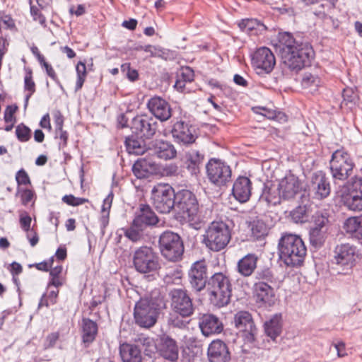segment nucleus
<instances>
[{
  "label": "nucleus",
  "mask_w": 362,
  "mask_h": 362,
  "mask_svg": "<svg viewBox=\"0 0 362 362\" xmlns=\"http://www.w3.org/2000/svg\"><path fill=\"white\" fill-rule=\"evenodd\" d=\"M163 306V298L158 292H153L150 296L141 298L136 302L134 309L136 323L144 328L153 327L157 321L159 310Z\"/></svg>",
  "instance_id": "f257e3e1"
},
{
  "label": "nucleus",
  "mask_w": 362,
  "mask_h": 362,
  "mask_svg": "<svg viewBox=\"0 0 362 362\" xmlns=\"http://www.w3.org/2000/svg\"><path fill=\"white\" fill-rule=\"evenodd\" d=\"M307 249L301 238L297 235H284L279 242L281 260L288 267L301 265L306 255Z\"/></svg>",
  "instance_id": "f03ea898"
},
{
  "label": "nucleus",
  "mask_w": 362,
  "mask_h": 362,
  "mask_svg": "<svg viewBox=\"0 0 362 362\" xmlns=\"http://www.w3.org/2000/svg\"><path fill=\"white\" fill-rule=\"evenodd\" d=\"M303 189L301 180L295 175L288 173L280 179L277 187L267 189L264 194L268 203L276 205L281 200H292Z\"/></svg>",
  "instance_id": "7ed1b4c3"
},
{
  "label": "nucleus",
  "mask_w": 362,
  "mask_h": 362,
  "mask_svg": "<svg viewBox=\"0 0 362 362\" xmlns=\"http://www.w3.org/2000/svg\"><path fill=\"white\" fill-rule=\"evenodd\" d=\"M231 233L228 225L223 221H213L202 235V243L211 251L219 252L229 243Z\"/></svg>",
  "instance_id": "20e7f679"
},
{
  "label": "nucleus",
  "mask_w": 362,
  "mask_h": 362,
  "mask_svg": "<svg viewBox=\"0 0 362 362\" xmlns=\"http://www.w3.org/2000/svg\"><path fill=\"white\" fill-rule=\"evenodd\" d=\"M176 206L182 217L195 229L201 227L198 215L199 206L195 195L189 190L182 189L176 194Z\"/></svg>",
  "instance_id": "39448f33"
},
{
  "label": "nucleus",
  "mask_w": 362,
  "mask_h": 362,
  "mask_svg": "<svg viewBox=\"0 0 362 362\" xmlns=\"http://www.w3.org/2000/svg\"><path fill=\"white\" fill-rule=\"evenodd\" d=\"M209 288L211 301L218 307L227 305L231 296V284L228 276L223 272L215 273L209 279Z\"/></svg>",
  "instance_id": "423d86ee"
},
{
  "label": "nucleus",
  "mask_w": 362,
  "mask_h": 362,
  "mask_svg": "<svg viewBox=\"0 0 362 362\" xmlns=\"http://www.w3.org/2000/svg\"><path fill=\"white\" fill-rule=\"evenodd\" d=\"M313 56V50L308 45L299 47L281 55L282 69L284 72L297 73L310 64Z\"/></svg>",
  "instance_id": "0eeeda50"
},
{
  "label": "nucleus",
  "mask_w": 362,
  "mask_h": 362,
  "mask_svg": "<svg viewBox=\"0 0 362 362\" xmlns=\"http://www.w3.org/2000/svg\"><path fill=\"white\" fill-rule=\"evenodd\" d=\"M354 166L353 159L344 149H338L332 153L329 168L334 180H346L352 174Z\"/></svg>",
  "instance_id": "6e6552de"
},
{
  "label": "nucleus",
  "mask_w": 362,
  "mask_h": 362,
  "mask_svg": "<svg viewBox=\"0 0 362 362\" xmlns=\"http://www.w3.org/2000/svg\"><path fill=\"white\" fill-rule=\"evenodd\" d=\"M343 204L349 210L362 211V177L354 176L347 182L340 195Z\"/></svg>",
  "instance_id": "1a4fd4ad"
},
{
  "label": "nucleus",
  "mask_w": 362,
  "mask_h": 362,
  "mask_svg": "<svg viewBox=\"0 0 362 362\" xmlns=\"http://www.w3.org/2000/svg\"><path fill=\"white\" fill-rule=\"evenodd\" d=\"M159 247L161 255L169 261L179 260L184 252L180 237L175 233L165 231L159 238Z\"/></svg>",
  "instance_id": "9d476101"
},
{
  "label": "nucleus",
  "mask_w": 362,
  "mask_h": 362,
  "mask_svg": "<svg viewBox=\"0 0 362 362\" xmlns=\"http://www.w3.org/2000/svg\"><path fill=\"white\" fill-rule=\"evenodd\" d=\"M152 199L153 206L158 212L168 214L175 206L176 194L169 185L159 184L152 190Z\"/></svg>",
  "instance_id": "9b49d317"
},
{
  "label": "nucleus",
  "mask_w": 362,
  "mask_h": 362,
  "mask_svg": "<svg viewBox=\"0 0 362 362\" xmlns=\"http://www.w3.org/2000/svg\"><path fill=\"white\" fill-rule=\"evenodd\" d=\"M133 263L136 271L146 274L160 268L159 258L149 247H141L134 254Z\"/></svg>",
  "instance_id": "f8f14e48"
},
{
  "label": "nucleus",
  "mask_w": 362,
  "mask_h": 362,
  "mask_svg": "<svg viewBox=\"0 0 362 362\" xmlns=\"http://www.w3.org/2000/svg\"><path fill=\"white\" fill-rule=\"evenodd\" d=\"M356 247L349 243L337 245L334 251L332 263L343 271L350 270L355 264L357 257Z\"/></svg>",
  "instance_id": "ddd939ff"
},
{
  "label": "nucleus",
  "mask_w": 362,
  "mask_h": 362,
  "mask_svg": "<svg viewBox=\"0 0 362 362\" xmlns=\"http://www.w3.org/2000/svg\"><path fill=\"white\" fill-rule=\"evenodd\" d=\"M251 63L258 75L270 74L276 64L272 52L266 47L258 48L251 56Z\"/></svg>",
  "instance_id": "4468645a"
},
{
  "label": "nucleus",
  "mask_w": 362,
  "mask_h": 362,
  "mask_svg": "<svg viewBox=\"0 0 362 362\" xmlns=\"http://www.w3.org/2000/svg\"><path fill=\"white\" fill-rule=\"evenodd\" d=\"M206 168L207 177L213 184L222 186L230 180V168L221 160L216 158L209 160Z\"/></svg>",
  "instance_id": "2eb2a0df"
},
{
  "label": "nucleus",
  "mask_w": 362,
  "mask_h": 362,
  "mask_svg": "<svg viewBox=\"0 0 362 362\" xmlns=\"http://www.w3.org/2000/svg\"><path fill=\"white\" fill-rule=\"evenodd\" d=\"M172 307L182 317L190 316L194 311L192 302L186 291L181 288L173 289L170 292Z\"/></svg>",
  "instance_id": "dca6fc26"
},
{
  "label": "nucleus",
  "mask_w": 362,
  "mask_h": 362,
  "mask_svg": "<svg viewBox=\"0 0 362 362\" xmlns=\"http://www.w3.org/2000/svg\"><path fill=\"white\" fill-rule=\"evenodd\" d=\"M147 153L161 160H169L175 158L177 152L175 146L170 141L156 140L149 145Z\"/></svg>",
  "instance_id": "f3484780"
},
{
  "label": "nucleus",
  "mask_w": 362,
  "mask_h": 362,
  "mask_svg": "<svg viewBox=\"0 0 362 362\" xmlns=\"http://www.w3.org/2000/svg\"><path fill=\"white\" fill-rule=\"evenodd\" d=\"M148 156L147 154L145 157L138 159L132 166L133 173L139 179L147 178L160 173L159 164Z\"/></svg>",
  "instance_id": "a211bd4d"
},
{
  "label": "nucleus",
  "mask_w": 362,
  "mask_h": 362,
  "mask_svg": "<svg viewBox=\"0 0 362 362\" xmlns=\"http://www.w3.org/2000/svg\"><path fill=\"white\" fill-rule=\"evenodd\" d=\"M157 351L160 356L165 360L175 362L179 356V348L177 344L173 338L163 335L157 344Z\"/></svg>",
  "instance_id": "6ab92c4d"
},
{
  "label": "nucleus",
  "mask_w": 362,
  "mask_h": 362,
  "mask_svg": "<svg viewBox=\"0 0 362 362\" xmlns=\"http://www.w3.org/2000/svg\"><path fill=\"white\" fill-rule=\"evenodd\" d=\"M147 106L151 113L162 122L167 121L172 115L170 104L160 97L151 98L148 100Z\"/></svg>",
  "instance_id": "aec40b11"
},
{
  "label": "nucleus",
  "mask_w": 362,
  "mask_h": 362,
  "mask_svg": "<svg viewBox=\"0 0 362 362\" xmlns=\"http://www.w3.org/2000/svg\"><path fill=\"white\" fill-rule=\"evenodd\" d=\"M132 128L137 134L151 138L157 130V122L148 116H137L133 119Z\"/></svg>",
  "instance_id": "412c9836"
},
{
  "label": "nucleus",
  "mask_w": 362,
  "mask_h": 362,
  "mask_svg": "<svg viewBox=\"0 0 362 362\" xmlns=\"http://www.w3.org/2000/svg\"><path fill=\"white\" fill-rule=\"evenodd\" d=\"M234 324L235 327L241 332L245 333L249 341L254 340L256 327L254 325L251 315L247 311H240L235 315Z\"/></svg>",
  "instance_id": "4be33fe9"
},
{
  "label": "nucleus",
  "mask_w": 362,
  "mask_h": 362,
  "mask_svg": "<svg viewBox=\"0 0 362 362\" xmlns=\"http://www.w3.org/2000/svg\"><path fill=\"white\" fill-rule=\"evenodd\" d=\"M189 277L192 286L197 291H202L206 283V266L204 261L194 263L189 272Z\"/></svg>",
  "instance_id": "5701e85b"
},
{
  "label": "nucleus",
  "mask_w": 362,
  "mask_h": 362,
  "mask_svg": "<svg viewBox=\"0 0 362 362\" xmlns=\"http://www.w3.org/2000/svg\"><path fill=\"white\" fill-rule=\"evenodd\" d=\"M202 333L206 336L219 334L223 330V324L219 319L212 314L203 315L199 321Z\"/></svg>",
  "instance_id": "b1692460"
},
{
  "label": "nucleus",
  "mask_w": 362,
  "mask_h": 362,
  "mask_svg": "<svg viewBox=\"0 0 362 362\" xmlns=\"http://www.w3.org/2000/svg\"><path fill=\"white\" fill-rule=\"evenodd\" d=\"M305 45L306 44L297 42L291 33L288 32H280L277 35L274 47L276 51L281 56L299 47L300 45Z\"/></svg>",
  "instance_id": "393cba45"
},
{
  "label": "nucleus",
  "mask_w": 362,
  "mask_h": 362,
  "mask_svg": "<svg viewBox=\"0 0 362 362\" xmlns=\"http://www.w3.org/2000/svg\"><path fill=\"white\" fill-rule=\"evenodd\" d=\"M251 189L250 180L247 177H239L233 184L232 193L236 200L245 203L251 196Z\"/></svg>",
  "instance_id": "a878e982"
},
{
  "label": "nucleus",
  "mask_w": 362,
  "mask_h": 362,
  "mask_svg": "<svg viewBox=\"0 0 362 362\" xmlns=\"http://www.w3.org/2000/svg\"><path fill=\"white\" fill-rule=\"evenodd\" d=\"M134 223L142 226H154L158 222V218L148 205L140 204L135 213Z\"/></svg>",
  "instance_id": "bb28decb"
},
{
  "label": "nucleus",
  "mask_w": 362,
  "mask_h": 362,
  "mask_svg": "<svg viewBox=\"0 0 362 362\" xmlns=\"http://www.w3.org/2000/svg\"><path fill=\"white\" fill-rule=\"evenodd\" d=\"M208 356L210 362H228L230 360L228 348L221 340H214L209 344Z\"/></svg>",
  "instance_id": "cd10ccee"
},
{
  "label": "nucleus",
  "mask_w": 362,
  "mask_h": 362,
  "mask_svg": "<svg viewBox=\"0 0 362 362\" xmlns=\"http://www.w3.org/2000/svg\"><path fill=\"white\" fill-rule=\"evenodd\" d=\"M172 135L175 141L185 145L192 144L196 140L188 125L183 122H177L173 125Z\"/></svg>",
  "instance_id": "c85d7f7f"
},
{
  "label": "nucleus",
  "mask_w": 362,
  "mask_h": 362,
  "mask_svg": "<svg viewBox=\"0 0 362 362\" xmlns=\"http://www.w3.org/2000/svg\"><path fill=\"white\" fill-rule=\"evenodd\" d=\"M255 292L258 302L271 305L274 302V292L271 286L264 281L255 284Z\"/></svg>",
  "instance_id": "c756f323"
},
{
  "label": "nucleus",
  "mask_w": 362,
  "mask_h": 362,
  "mask_svg": "<svg viewBox=\"0 0 362 362\" xmlns=\"http://www.w3.org/2000/svg\"><path fill=\"white\" fill-rule=\"evenodd\" d=\"M343 229L352 238L362 240V214L346 218L343 223Z\"/></svg>",
  "instance_id": "7c9ffc66"
},
{
  "label": "nucleus",
  "mask_w": 362,
  "mask_h": 362,
  "mask_svg": "<svg viewBox=\"0 0 362 362\" xmlns=\"http://www.w3.org/2000/svg\"><path fill=\"white\" fill-rule=\"evenodd\" d=\"M258 257L255 254H247L237 264L238 272L245 277L250 276L257 268Z\"/></svg>",
  "instance_id": "2f4dec72"
},
{
  "label": "nucleus",
  "mask_w": 362,
  "mask_h": 362,
  "mask_svg": "<svg viewBox=\"0 0 362 362\" xmlns=\"http://www.w3.org/2000/svg\"><path fill=\"white\" fill-rule=\"evenodd\" d=\"M119 354L123 362H141L142 360L141 350L134 344H121Z\"/></svg>",
  "instance_id": "473e14b6"
},
{
  "label": "nucleus",
  "mask_w": 362,
  "mask_h": 362,
  "mask_svg": "<svg viewBox=\"0 0 362 362\" xmlns=\"http://www.w3.org/2000/svg\"><path fill=\"white\" fill-rule=\"evenodd\" d=\"M185 158L186 168L192 175H197L199 172V165L202 162L203 156L196 150H191L187 153Z\"/></svg>",
  "instance_id": "72a5a7b5"
},
{
  "label": "nucleus",
  "mask_w": 362,
  "mask_h": 362,
  "mask_svg": "<svg viewBox=\"0 0 362 362\" xmlns=\"http://www.w3.org/2000/svg\"><path fill=\"white\" fill-rule=\"evenodd\" d=\"M239 28L250 35H258L266 30V26L257 19H244L238 23Z\"/></svg>",
  "instance_id": "f704fd0d"
},
{
  "label": "nucleus",
  "mask_w": 362,
  "mask_h": 362,
  "mask_svg": "<svg viewBox=\"0 0 362 362\" xmlns=\"http://www.w3.org/2000/svg\"><path fill=\"white\" fill-rule=\"evenodd\" d=\"M281 317L275 315L264 323V329L267 336L274 340L281 332Z\"/></svg>",
  "instance_id": "c9c22d12"
},
{
  "label": "nucleus",
  "mask_w": 362,
  "mask_h": 362,
  "mask_svg": "<svg viewBox=\"0 0 362 362\" xmlns=\"http://www.w3.org/2000/svg\"><path fill=\"white\" fill-rule=\"evenodd\" d=\"M82 338L84 343H90L98 332L97 324L90 319H83L82 325Z\"/></svg>",
  "instance_id": "e433bc0d"
},
{
  "label": "nucleus",
  "mask_w": 362,
  "mask_h": 362,
  "mask_svg": "<svg viewBox=\"0 0 362 362\" xmlns=\"http://www.w3.org/2000/svg\"><path fill=\"white\" fill-rule=\"evenodd\" d=\"M327 231L310 228L309 231V239L312 246L319 248L323 245L327 238Z\"/></svg>",
  "instance_id": "4c0bfd02"
},
{
  "label": "nucleus",
  "mask_w": 362,
  "mask_h": 362,
  "mask_svg": "<svg viewBox=\"0 0 362 362\" xmlns=\"http://www.w3.org/2000/svg\"><path fill=\"white\" fill-rule=\"evenodd\" d=\"M113 193L110 192L103 200L101 209V217L100 219L101 228L103 230L109 223L110 210L113 200Z\"/></svg>",
  "instance_id": "58836bf2"
},
{
  "label": "nucleus",
  "mask_w": 362,
  "mask_h": 362,
  "mask_svg": "<svg viewBox=\"0 0 362 362\" xmlns=\"http://www.w3.org/2000/svg\"><path fill=\"white\" fill-rule=\"evenodd\" d=\"M127 151L129 154L142 155L147 153V149L141 141L133 138H127L125 140Z\"/></svg>",
  "instance_id": "ea45409f"
},
{
  "label": "nucleus",
  "mask_w": 362,
  "mask_h": 362,
  "mask_svg": "<svg viewBox=\"0 0 362 362\" xmlns=\"http://www.w3.org/2000/svg\"><path fill=\"white\" fill-rule=\"evenodd\" d=\"M25 71L24 88L25 91H28L25 98V107H26L30 98L35 91V83L33 80L32 70L28 67H25Z\"/></svg>",
  "instance_id": "a19ab883"
},
{
  "label": "nucleus",
  "mask_w": 362,
  "mask_h": 362,
  "mask_svg": "<svg viewBox=\"0 0 362 362\" xmlns=\"http://www.w3.org/2000/svg\"><path fill=\"white\" fill-rule=\"evenodd\" d=\"M290 216L295 223H303L308 221L310 217V211L305 205L298 206L291 211Z\"/></svg>",
  "instance_id": "79ce46f5"
},
{
  "label": "nucleus",
  "mask_w": 362,
  "mask_h": 362,
  "mask_svg": "<svg viewBox=\"0 0 362 362\" xmlns=\"http://www.w3.org/2000/svg\"><path fill=\"white\" fill-rule=\"evenodd\" d=\"M62 266H57L50 269V279L47 286L48 288L52 286L58 288L64 284V279L62 276Z\"/></svg>",
  "instance_id": "37998d69"
},
{
  "label": "nucleus",
  "mask_w": 362,
  "mask_h": 362,
  "mask_svg": "<svg viewBox=\"0 0 362 362\" xmlns=\"http://www.w3.org/2000/svg\"><path fill=\"white\" fill-rule=\"evenodd\" d=\"M320 82L318 76L311 74H305L302 80V86L313 93L317 90L320 85Z\"/></svg>",
  "instance_id": "c03bdc74"
},
{
  "label": "nucleus",
  "mask_w": 362,
  "mask_h": 362,
  "mask_svg": "<svg viewBox=\"0 0 362 362\" xmlns=\"http://www.w3.org/2000/svg\"><path fill=\"white\" fill-rule=\"evenodd\" d=\"M314 184L317 185V194L320 197V198H325L327 197L330 193V186L329 183L327 182V179L323 177H315V180Z\"/></svg>",
  "instance_id": "a18cd8bd"
},
{
  "label": "nucleus",
  "mask_w": 362,
  "mask_h": 362,
  "mask_svg": "<svg viewBox=\"0 0 362 362\" xmlns=\"http://www.w3.org/2000/svg\"><path fill=\"white\" fill-rule=\"evenodd\" d=\"M76 71L77 78L76 81L75 92H77L83 87L87 76L86 66L85 63L82 62H78L76 66Z\"/></svg>",
  "instance_id": "49530a36"
},
{
  "label": "nucleus",
  "mask_w": 362,
  "mask_h": 362,
  "mask_svg": "<svg viewBox=\"0 0 362 362\" xmlns=\"http://www.w3.org/2000/svg\"><path fill=\"white\" fill-rule=\"evenodd\" d=\"M251 231L252 236L258 240L267 235V227L261 221H254L251 224Z\"/></svg>",
  "instance_id": "de8ad7c7"
},
{
  "label": "nucleus",
  "mask_w": 362,
  "mask_h": 362,
  "mask_svg": "<svg viewBox=\"0 0 362 362\" xmlns=\"http://www.w3.org/2000/svg\"><path fill=\"white\" fill-rule=\"evenodd\" d=\"M143 229L142 226L136 225L133 221L132 226L126 230L124 235L132 241L137 242L143 237Z\"/></svg>",
  "instance_id": "09e8293b"
},
{
  "label": "nucleus",
  "mask_w": 362,
  "mask_h": 362,
  "mask_svg": "<svg viewBox=\"0 0 362 362\" xmlns=\"http://www.w3.org/2000/svg\"><path fill=\"white\" fill-rule=\"evenodd\" d=\"M327 223L328 218L327 216H323L321 214L316 213L313 216V225L310 228H316L318 230H324L327 231Z\"/></svg>",
  "instance_id": "8fccbe9b"
},
{
  "label": "nucleus",
  "mask_w": 362,
  "mask_h": 362,
  "mask_svg": "<svg viewBox=\"0 0 362 362\" xmlns=\"http://www.w3.org/2000/svg\"><path fill=\"white\" fill-rule=\"evenodd\" d=\"M59 294V290L56 288L55 290L50 291L47 294L42 296L39 303V307L43 305L49 306V305H54L57 302V298Z\"/></svg>",
  "instance_id": "3c124183"
},
{
  "label": "nucleus",
  "mask_w": 362,
  "mask_h": 362,
  "mask_svg": "<svg viewBox=\"0 0 362 362\" xmlns=\"http://www.w3.org/2000/svg\"><path fill=\"white\" fill-rule=\"evenodd\" d=\"M16 135L20 141L26 142L31 137V130L23 124H21L16 128Z\"/></svg>",
  "instance_id": "603ef678"
},
{
  "label": "nucleus",
  "mask_w": 362,
  "mask_h": 362,
  "mask_svg": "<svg viewBox=\"0 0 362 362\" xmlns=\"http://www.w3.org/2000/svg\"><path fill=\"white\" fill-rule=\"evenodd\" d=\"M182 275V272L179 269L170 271L165 275L164 281L168 284H180Z\"/></svg>",
  "instance_id": "864d4df0"
},
{
  "label": "nucleus",
  "mask_w": 362,
  "mask_h": 362,
  "mask_svg": "<svg viewBox=\"0 0 362 362\" xmlns=\"http://www.w3.org/2000/svg\"><path fill=\"white\" fill-rule=\"evenodd\" d=\"M177 78L183 81L191 83L194 81V71L189 66L182 67L177 74Z\"/></svg>",
  "instance_id": "5fc2aeb1"
},
{
  "label": "nucleus",
  "mask_w": 362,
  "mask_h": 362,
  "mask_svg": "<svg viewBox=\"0 0 362 362\" xmlns=\"http://www.w3.org/2000/svg\"><path fill=\"white\" fill-rule=\"evenodd\" d=\"M257 109L259 110V111H256L257 113H259L260 115L267 117L270 119H284V121L286 120V117L284 114H281V112H279L278 114L272 110H269L266 107H257Z\"/></svg>",
  "instance_id": "6e6d98bb"
},
{
  "label": "nucleus",
  "mask_w": 362,
  "mask_h": 362,
  "mask_svg": "<svg viewBox=\"0 0 362 362\" xmlns=\"http://www.w3.org/2000/svg\"><path fill=\"white\" fill-rule=\"evenodd\" d=\"M17 194L20 196L22 204L26 206L33 200L35 193L29 189L19 188L17 191Z\"/></svg>",
  "instance_id": "4d7b16f0"
},
{
  "label": "nucleus",
  "mask_w": 362,
  "mask_h": 362,
  "mask_svg": "<svg viewBox=\"0 0 362 362\" xmlns=\"http://www.w3.org/2000/svg\"><path fill=\"white\" fill-rule=\"evenodd\" d=\"M62 201L69 206H76L81 205L88 200L85 198L76 197L72 194L65 195L62 197Z\"/></svg>",
  "instance_id": "13d9d810"
},
{
  "label": "nucleus",
  "mask_w": 362,
  "mask_h": 362,
  "mask_svg": "<svg viewBox=\"0 0 362 362\" xmlns=\"http://www.w3.org/2000/svg\"><path fill=\"white\" fill-rule=\"evenodd\" d=\"M31 217L28 215V214L25 211L21 212L20 214V225L21 228L26 233L33 230V229H30L31 224Z\"/></svg>",
  "instance_id": "bf43d9fd"
},
{
  "label": "nucleus",
  "mask_w": 362,
  "mask_h": 362,
  "mask_svg": "<svg viewBox=\"0 0 362 362\" xmlns=\"http://www.w3.org/2000/svg\"><path fill=\"white\" fill-rule=\"evenodd\" d=\"M15 23L12 18L3 11H0V27L6 29L12 28Z\"/></svg>",
  "instance_id": "052dcab7"
},
{
  "label": "nucleus",
  "mask_w": 362,
  "mask_h": 362,
  "mask_svg": "<svg viewBox=\"0 0 362 362\" xmlns=\"http://www.w3.org/2000/svg\"><path fill=\"white\" fill-rule=\"evenodd\" d=\"M257 279L259 280H262V281H264L266 283H272L274 280V276L269 269H265L259 271L257 274Z\"/></svg>",
  "instance_id": "680f3d73"
},
{
  "label": "nucleus",
  "mask_w": 362,
  "mask_h": 362,
  "mask_svg": "<svg viewBox=\"0 0 362 362\" xmlns=\"http://www.w3.org/2000/svg\"><path fill=\"white\" fill-rule=\"evenodd\" d=\"M16 180L18 185L30 184L29 176L23 169L18 171L16 175Z\"/></svg>",
  "instance_id": "e2e57ef3"
},
{
  "label": "nucleus",
  "mask_w": 362,
  "mask_h": 362,
  "mask_svg": "<svg viewBox=\"0 0 362 362\" xmlns=\"http://www.w3.org/2000/svg\"><path fill=\"white\" fill-rule=\"evenodd\" d=\"M17 110L16 106H8L4 111V120L7 123H13L15 121L14 114Z\"/></svg>",
  "instance_id": "0e129e2a"
},
{
  "label": "nucleus",
  "mask_w": 362,
  "mask_h": 362,
  "mask_svg": "<svg viewBox=\"0 0 362 362\" xmlns=\"http://www.w3.org/2000/svg\"><path fill=\"white\" fill-rule=\"evenodd\" d=\"M30 13L33 17L34 21H38L42 25H45V17L38 11L37 8L31 6Z\"/></svg>",
  "instance_id": "69168bd1"
},
{
  "label": "nucleus",
  "mask_w": 362,
  "mask_h": 362,
  "mask_svg": "<svg viewBox=\"0 0 362 362\" xmlns=\"http://www.w3.org/2000/svg\"><path fill=\"white\" fill-rule=\"evenodd\" d=\"M140 49L144 50V52L149 53L151 57H160L161 50L159 48H157L152 45H146L144 47H141Z\"/></svg>",
  "instance_id": "338daca9"
},
{
  "label": "nucleus",
  "mask_w": 362,
  "mask_h": 362,
  "mask_svg": "<svg viewBox=\"0 0 362 362\" xmlns=\"http://www.w3.org/2000/svg\"><path fill=\"white\" fill-rule=\"evenodd\" d=\"M333 346H334L335 349L337 350V356L339 358L345 357L348 355V354L346 351V345H345L344 342L340 341H338L337 343L334 344Z\"/></svg>",
  "instance_id": "774afa93"
}]
</instances>
